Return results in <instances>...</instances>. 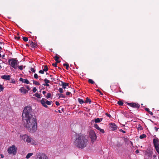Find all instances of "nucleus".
Returning <instances> with one entry per match:
<instances>
[{
	"mask_svg": "<svg viewBox=\"0 0 159 159\" xmlns=\"http://www.w3.org/2000/svg\"><path fill=\"white\" fill-rule=\"evenodd\" d=\"M25 128L29 132L31 133L35 132L37 130V123L35 116H30L23 118Z\"/></svg>",
	"mask_w": 159,
	"mask_h": 159,
	"instance_id": "f257e3e1",
	"label": "nucleus"
},
{
	"mask_svg": "<svg viewBox=\"0 0 159 159\" xmlns=\"http://www.w3.org/2000/svg\"><path fill=\"white\" fill-rule=\"evenodd\" d=\"M88 143V141L86 137L82 134H79L75 136L74 145L77 148L83 149L87 147Z\"/></svg>",
	"mask_w": 159,
	"mask_h": 159,
	"instance_id": "f03ea898",
	"label": "nucleus"
},
{
	"mask_svg": "<svg viewBox=\"0 0 159 159\" xmlns=\"http://www.w3.org/2000/svg\"><path fill=\"white\" fill-rule=\"evenodd\" d=\"M23 118L34 116L32 114V109L30 106H27L24 108L22 115Z\"/></svg>",
	"mask_w": 159,
	"mask_h": 159,
	"instance_id": "7ed1b4c3",
	"label": "nucleus"
},
{
	"mask_svg": "<svg viewBox=\"0 0 159 159\" xmlns=\"http://www.w3.org/2000/svg\"><path fill=\"white\" fill-rule=\"evenodd\" d=\"M8 62L9 63V64L15 69L17 68V65H18L19 63V62L18 61L16 58L9 59Z\"/></svg>",
	"mask_w": 159,
	"mask_h": 159,
	"instance_id": "20e7f679",
	"label": "nucleus"
},
{
	"mask_svg": "<svg viewBox=\"0 0 159 159\" xmlns=\"http://www.w3.org/2000/svg\"><path fill=\"white\" fill-rule=\"evenodd\" d=\"M153 143L156 151L159 154V139L157 138L153 139Z\"/></svg>",
	"mask_w": 159,
	"mask_h": 159,
	"instance_id": "39448f33",
	"label": "nucleus"
},
{
	"mask_svg": "<svg viewBox=\"0 0 159 159\" xmlns=\"http://www.w3.org/2000/svg\"><path fill=\"white\" fill-rule=\"evenodd\" d=\"M20 138L24 141H26L27 143H30L33 139L30 137L27 134L20 135Z\"/></svg>",
	"mask_w": 159,
	"mask_h": 159,
	"instance_id": "423d86ee",
	"label": "nucleus"
},
{
	"mask_svg": "<svg viewBox=\"0 0 159 159\" xmlns=\"http://www.w3.org/2000/svg\"><path fill=\"white\" fill-rule=\"evenodd\" d=\"M17 148L15 145H13L11 147L9 148L8 149V152L9 154H13L15 155L16 154Z\"/></svg>",
	"mask_w": 159,
	"mask_h": 159,
	"instance_id": "0eeeda50",
	"label": "nucleus"
},
{
	"mask_svg": "<svg viewBox=\"0 0 159 159\" xmlns=\"http://www.w3.org/2000/svg\"><path fill=\"white\" fill-rule=\"evenodd\" d=\"M40 102L43 106L46 108H47L48 106L46 104L48 105H50L51 104L52 102L49 101L47 100L46 99L43 98L41 100Z\"/></svg>",
	"mask_w": 159,
	"mask_h": 159,
	"instance_id": "6e6552de",
	"label": "nucleus"
},
{
	"mask_svg": "<svg viewBox=\"0 0 159 159\" xmlns=\"http://www.w3.org/2000/svg\"><path fill=\"white\" fill-rule=\"evenodd\" d=\"M89 134L92 142H94L97 139V136L95 132L93 130H91L89 132Z\"/></svg>",
	"mask_w": 159,
	"mask_h": 159,
	"instance_id": "1a4fd4ad",
	"label": "nucleus"
},
{
	"mask_svg": "<svg viewBox=\"0 0 159 159\" xmlns=\"http://www.w3.org/2000/svg\"><path fill=\"white\" fill-rule=\"evenodd\" d=\"M37 159H48V157L44 154L39 153L37 155Z\"/></svg>",
	"mask_w": 159,
	"mask_h": 159,
	"instance_id": "9d476101",
	"label": "nucleus"
},
{
	"mask_svg": "<svg viewBox=\"0 0 159 159\" xmlns=\"http://www.w3.org/2000/svg\"><path fill=\"white\" fill-rule=\"evenodd\" d=\"M128 105L130 106L134 107L139 109L140 107V105L138 103H129Z\"/></svg>",
	"mask_w": 159,
	"mask_h": 159,
	"instance_id": "9b49d317",
	"label": "nucleus"
},
{
	"mask_svg": "<svg viewBox=\"0 0 159 159\" xmlns=\"http://www.w3.org/2000/svg\"><path fill=\"white\" fill-rule=\"evenodd\" d=\"M110 127L111 130L113 131L116 130L117 129V127L114 123H111L110 124Z\"/></svg>",
	"mask_w": 159,
	"mask_h": 159,
	"instance_id": "f8f14e48",
	"label": "nucleus"
},
{
	"mask_svg": "<svg viewBox=\"0 0 159 159\" xmlns=\"http://www.w3.org/2000/svg\"><path fill=\"white\" fill-rule=\"evenodd\" d=\"M94 126L95 128L97 129L98 130H99L102 133H104V131L103 129H101L98 125L97 124H94Z\"/></svg>",
	"mask_w": 159,
	"mask_h": 159,
	"instance_id": "ddd939ff",
	"label": "nucleus"
},
{
	"mask_svg": "<svg viewBox=\"0 0 159 159\" xmlns=\"http://www.w3.org/2000/svg\"><path fill=\"white\" fill-rule=\"evenodd\" d=\"M20 92L23 94H25L28 92V90H26L25 88L24 87H22L20 89H19Z\"/></svg>",
	"mask_w": 159,
	"mask_h": 159,
	"instance_id": "4468645a",
	"label": "nucleus"
},
{
	"mask_svg": "<svg viewBox=\"0 0 159 159\" xmlns=\"http://www.w3.org/2000/svg\"><path fill=\"white\" fill-rule=\"evenodd\" d=\"M19 80L27 84H28L30 83L29 81L27 79H23L22 78H20L19 79Z\"/></svg>",
	"mask_w": 159,
	"mask_h": 159,
	"instance_id": "2eb2a0df",
	"label": "nucleus"
},
{
	"mask_svg": "<svg viewBox=\"0 0 159 159\" xmlns=\"http://www.w3.org/2000/svg\"><path fill=\"white\" fill-rule=\"evenodd\" d=\"M10 77L11 76L10 75H3L1 76V78L3 79L9 80Z\"/></svg>",
	"mask_w": 159,
	"mask_h": 159,
	"instance_id": "dca6fc26",
	"label": "nucleus"
},
{
	"mask_svg": "<svg viewBox=\"0 0 159 159\" xmlns=\"http://www.w3.org/2000/svg\"><path fill=\"white\" fill-rule=\"evenodd\" d=\"M61 82L62 83V84L61 85H62V87L64 89H65L66 86H69V83L64 82L62 81H61Z\"/></svg>",
	"mask_w": 159,
	"mask_h": 159,
	"instance_id": "f3484780",
	"label": "nucleus"
},
{
	"mask_svg": "<svg viewBox=\"0 0 159 159\" xmlns=\"http://www.w3.org/2000/svg\"><path fill=\"white\" fill-rule=\"evenodd\" d=\"M30 45L31 46V47L32 48H34L37 46V44L34 43L33 42L31 41L30 42Z\"/></svg>",
	"mask_w": 159,
	"mask_h": 159,
	"instance_id": "a211bd4d",
	"label": "nucleus"
},
{
	"mask_svg": "<svg viewBox=\"0 0 159 159\" xmlns=\"http://www.w3.org/2000/svg\"><path fill=\"white\" fill-rule=\"evenodd\" d=\"M57 96H59V97L58 98H65L66 96L63 94L60 93H57Z\"/></svg>",
	"mask_w": 159,
	"mask_h": 159,
	"instance_id": "6ab92c4d",
	"label": "nucleus"
},
{
	"mask_svg": "<svg viewBox=\"0 0 159 159\" xmlns=\"http://www.w3.org/2000/svg\"><path fill=\"white\" fill-rule=\"evenodd\" d=\"M102 120V118H97L95 119V123H99Z\"/></svg>",
	"mask_w": 159,
	"mask_h": 159,
	"instance_id": "aec40b11",
	"label": "nucleus"
},
{
	"mask_svg": "<svg viewBox=\"0 0 159 159\" xmlns=\"http://www.w3.org/2000/svg\"><path fill=\"white\" fill-rule=\"evenodd\" d=\"M91 102V99L89 98H88L87 97L86 98V100L85 101L84 103H86L89 102V104H90Z\"/></svg>",
	"mask_w": 159,
	"mask_h": 159,
	"instance_id": "412c9836",
	"label": "nucleus"
},
{
	"mask_svg": "<svg viewBox=\"0 0 159 159\" xmlns=\"http://www.w3.org/2000/svg\"><path fill=\"white\" fill-rule=\"evenodd\" d=\"M78 101L79 103L80 104H82L84 103L85 102V101H84L83 99L80 98H78Z\"/></svg>",
	"mask_w": 159,
	"mask_h": 159,
	"instance_id": "4be33fe9",
	"label": "nucleus"
},
{
	"mask_svg": "<svg viewBox=\"0 0 159 159\" xmlns=\"http://www.w3.org/2000/svg\"><path fill=\"white\" fill-rule=\"evenodd\" d=\"M33 154V153H28L26 157V158L27 159L29 158L31 156H32Z\"/></svg>",
	"mask_w": 159,
	"mask_h": 159,
	"instance_id": "5701e85b",
	"label": "nucleus"
},
{
	"mask_svg": "<svg viewBox=\"0 0 159 159\" xmlns=\"http://www.w3.org/2000/svg\"><path fill=\"white\" fill-rule=\"evenodd\" d=\"M34 96L35 97H36L39 98H40L41 97V95L39 94L38 93H36L35 94Z\"/></svg>",
	"mask_w": 159,
	"mask_h": 159,
	"instance_id": "b1692460",
	"label": "nucleus"
},
{
	"mask_svg": "<svg viewBox=\"0 0 159 159\" xmlns=\"http://www.w3.org/2000/svg\"><path fill=\"white\" fill-rule=\"evenodd\" d=\"M146 137V135L145 134H142L140 135L139 136V138L141 139H142Z\"/></svg>",
	"mask_w": 159,
	"mask_h": 159,
	"instance_id": "393cba45",
	"label": "nucleus"
},
{
	"mask_svg": "<svg viewBox=\"0 0 159 159\" xmlns=\"http://www.w3.org/2000/svg\"><path fill=\"white\" fill-rule=\"evenodd\" d=\"M117 104L119 105L123 106V104H124V103H123V102L122 101H121V100H119V101H118Z\"/></svg>",
	"mask_w": 159,
	"mask_h": 159,
	"instance_id": "a878e982",
	"label": "nucleus"
},
{
	"mask_svg": "<svg viewBox=\"0 0 159 159\" xmlns=\"http://www.w3.org/2000/svg\"><path fill=\"white\" fill-rule=\"evenodd\" d=\"M146 155L148 157H151L152 155V152H148L146 153Z\"/></svg>",
	"mask_w": 159,
	"mask_h": 159,
	"instance_id": "bb28decb",
	"label": "nucleus"
},
{
	"mask_svg": "<svg viewBox=\"0 0 159 159\" xmlns=\"http://www.w3.org/2000/svg\"><path fill=\"white\" fill-rule=\"evenodd\" d=\"M44 71H47L48 70V68L47 65L44 66V69H43Z\"/></svg>",
	"mask_w": 159,
	"mask_h": 159,
	"instance_id": "cd10ccee",
	"label": "nucleus"
},
{
	"mask_svg": "<svg viewBox=\"0 0 159 159\" xmlns=\"http://www.w3.org/2000/svg\"><path fill=\"white\" fill-rule=\"evenodd\" d=\"M33 83L34 84L37 85H40V84L37 81L33 80Z\"/></svg>",
	"mask_w": 159,
	"mask_h": 159,
	"instance_id": "c85d7f7f",
	"label": "nucleus"
},
{
	"mask_svg": "<svg viewBox=\"0 0 159 159\" xmlns=\"http://www.w3.org/2000/svg\"><path fill=\"white\" fill-rule=\"evenodd\" d=\"M63 66H66V69L68 70L69 67V65L68 63H65L63 64Z\"/></svg>",
	"mask_w": 159,
	"mask_h": 159,
	"instance_id": "c756f323",
	"label": "nucleus"
},
{
	"mask_svg": "<svg viewBox=\"0 0 159 159\" xmlns=\"http://www.w3.org/2000/svg\"><path fill=\"white\" fill-rule=\"evenodd\" d=\"M4 89V87L2 85L0 84V92L2 91Z\"/></svg>",
	"mask_w": 159,
	"mask_h": 159,
	"instance_id": "7c9ffc66",
	"label": "nucleus"
},
{
	"mask_svg": "<svg viewBox=\"0 0 159 159\" xmlns=\"http://www.w3.org/2000/svg\"><path fill=\"white\" fill-rule=\"evenodd\" d=\"M88 82L91 84H93L94 83V81L92 79H89L88 81Z\"/></svg>",
	"mask_w": 159,
	"mask_h": 159,
	"instance_id": "2f4dec72",
	"label": "nucleus"
},
{
	"mask_svg": "<svg viewBox=\"0 0 159 159\" xmlns=\"http://www.w3.org/2000/svg\"><path fill=\"white\" fill-rule=\"evenodd\" d=\"M22 39L25 42H27L28 41V39L27 37H23Z\"/></svg>",
	"mask_w": 159,
	"mask_h": 159,
	"instance_id": "473e14b6",
	"label": "nucleus"
},
{
	"mask_svg": "<svg viewBox=\"0 0 159 159\" xmlns=\"http://www.w3.org/2000/svg\"><path fill=\"white\" fill-rule=\"evenodd\" d=\"M44 81L45 83V84H48V83H50V81L48 79H47L46 78H45L44 80Z\"/></svg>",
	"mask_w": 159,
	"mask_h": 159,
	"instance_id": "72a5a7b5",
	"label": "nucleus"
},
{
	"mask_svg": "<svg viewBox=\"0 0 159 159\" xmlns=\"http://www.w3.org/2000/svg\"><path fill=\"white\" fill-rule=\"evenodd\" d=\"M51 97V94L50 93H48L47 94V95L46 96V98H48Z\"/></svg>",
	"mask_w": 159,
	"mask_h": 159,
	"instance_id": "f704fd0d",
	"label": "nucleus"
},
{
	"mask_svg": "<svg viewBox=\"0 0 159 159\" xmlns=\"http://www.w3.org/2000/svg\"><path fill=\"white\" fill-rule=\"evenodd\" d=\"M18 68L20 70H22L23 69V68L24 67L23 66H18Z\"/></svg>",
	"mask_w": 159,
	"mask_h": 159,
	"instance_id": "c9c22d12",
	"label": "nucleus"
},
{
	"mask_svg": "<svg viewBox=\"0 0 159 159\" xmlns=\"http://www.w3.org/2000/svg\"><path fill=\"white\" fill-rule=\"evenodd\" d=\"M59 57L57 55L54 57V59L55 61L58 60Z\"/></svg>",
	"mask_w": 159,
	"mask_h": 159,
	"instance_id": "e433bc0d",
	"label": "nucleus"
},
{
	"mask_svg": "<svg viewBox=\"0 0 159 159\" xmlns=\"http://www.w3.org/2000/svg\"><path fill=\"white\" fill-rule=\"evenodd\" d=\"M138 129L141 130L143 129V128L141 126L139 125L138 128Z\"/></svg>",
	"mask_w": 159,
	"mask_h": 159,
	"instance_id": "4c0bfd02",
	"label": "nucleus"
},
{
	"mask_svg": "<svg viewBox=\"0 0 159 159\" xmlns=\"http://www.w3.org/2000/svg\"><path fill=\"white\" fill-rule=\"evenodd\" d=\"M34 77L36 79H38L39 78L38 75L36 73H35L34 74Z\"/></svg>",
	"mask_w": 159,
	"mask_h": 159,
	"instance_id": "58836bf2",
	"label": "nucleus"
},
{
	"mask_svg": "<svg viewBox=\"0 0 159 159\" xmlns=\"http://www.w3.org/2000/svg\"><path fill=\"white\" fill-rule=\"evenodd\" d=\"M61 93H63V90L62 88H60L58 90Z\"/></svg>",
	"mask_w": 159,
	"mask_h": 159,
	"instance_id": "ea45409f",
	"label": "nucleus"
},
{
	"mask_svg": "<svg viewBox=\"0 0 159 159\" xmlns=\"http://www.w3.org/2000/svg\"><path fill=\"white\" fill-rule=\"evenodd\" d=\"M44 71L43 70H40L39 71V73L42 74H43L44 73Z\"/></svg>",
	"mask_w": 159,
	"mask_h": 159,
	"instance_id": "a19ab883",
	"label": "nucleus"
},
{
	"mask_svg": "<svg viewBox=\"0 0 159 159\" xmlns=\"http://www.w3.org/2000/svg\"><path fill=\"white\" fill-rule=\"evenodd\" d=\"M106 115L110 118H111V115L107 113H106Z\"/></svg>",
	"mask_w": 159,
	"mask_h": 159,
	"instance_id": "79ce46f5",
	"label": "nucleus"
},
{
	"mask_svg": "<svg viewBox=\"0 0 159 159\" xmlns=\"http://www.w3.org/2000/svg\"><path fill=\"white\" fill-rule=\"evenodd\" d=\"M57 63L55 62V63H53L52 65L53 66L56 67L57 66Z\"/></svg>",
	"mask_w": 159,
	"mask_h": 159,
	"instance_id": "37998d69",
	"label": "nucleus"
},
{
	"mask_svg": "<svg viewBox=\"0 0 159 159\" xmlns=\"http://www.w3.org/2000/svg\"><path fill=\"white\" fill-rule=\"evenodd\" d=\"M37 90L36 88L35 87H34L33 88V91L34 93H35L36 91Z\"/></svg>",
	"mask_w": 159,
	"mask_h": 159,
	"instance_id": "c03bdc74",
	"label": "nucleus"
},
{
	"mask_svg": "<svg viewBox=\"0 0 159 159\" xmlns=\"http://www.w3.org/2000/svg\"><path fill=\"white\" fill-rule=\"evenodd\" d=\"M96 91H98V92H99L100 93V94H101V95H103V93H101V91H100L99 89H97V90H96Z\"/></svg>",
	"mask_w": 159,
	"mask_h": 159,
	"instance_id": "a18cd8bd",
	"label": "nucleus"
},
{
	"mask_svg": "<svg viewBox=\"0 0 159 159\" xmlns=\"http://www.w3.org/2000/svg\"><path fill=\"white\" fill-rule=\"evenodd\" d=\"M66 94L67 95H70V94H71V93L70 92H67L66 93Z\"/></svg>",
	"mask_w": 159,
	"mask_h": 159,
	"instance_id": "49530a36",
	"label": "nucleus"
},
{
	"mask_svg": "<svg viewBox=\"0 0 159 159\" xmlns=\"http://www.w3.org/2000/svg\"><path fill=\"white\" fill-rule=\"evenodd\" d=\"M55 104H56V105L57 106H59L60 105L59 103L57 101L56 102Z\"/></svg>",
	"mask_w": 159,
	"mask_h": 159,
	"instance_id": "de8ad7c7",
	"label": "nucleus"
},
{
	"mask_svg": "<svg viewBox=\"0 0 159 159\" xmlns=\"http://www.w3.org/2000/svg\"><path fill=\"white\" fill-rule=\"evenodd\" d=\"M119 131L121 132H122L124 133H125V131L123 130L122 129H120L119 130Z\"/></svg>",
	"mask_w": 159,
	"mask_h": 159,
	"instance_id": "09e8293b",
	"label": "nucleus"
},
{
	"mask_svg": "<svg viewBox=\"0 0 159 159\" xmlns=\"http://www.w3.org/2000/svg\"><path fill=\"white\" fill-rule=\"evenodd\" d=\"M30 70L31 71L33 72H35V70H34V69L33 68H31L30 69Z\"/></svg>",
	"mask_w": 159,
	"mask_h": 159,
	"instance_id": "8fccbe9b",
	"label": "nucleus"
},
{
	"mask_svg": "<svg viewBox=\"0 0 159 159\" xmlns=\"http://www.w3.org/2000/svg\"><path fill=\"white\" fill-rule=\"evenodd\" d=\"M11 83H12L14 84L16 82V81H15V80L14 79H11Z\"/></svg>",
	"mask_w": 159,
	"mask_h": 159,
	"instance_id": "3c124183",
	"label": "nucleus"
},
{
	"mask_svg": "<svg viewBox=\"0 0 159 159\" xmlns=\"http://www.w3.org/2000/svg\"><path fill=\"white\" fill-rule=\"evenodd\" d=\"M145 110H146V111L149 112V111H150L149 109L148 108H145Z\"/></svg>",
	"mask_w": 159,
	"mask_h": 159,
	"instance_id": "603ef678",
	"label": "nucleus"
},
{
	"mask_svg": "<svg viewBox=\"0 0 159 159\" xmlns=\"http://www.w3.org/2000/svg\"><path fill=\"white\" fill-rule=\"evenodd\" d=\"M15 39H17L18 40H19L20 39V37L19 36L18 37H15Z\"/></svg>",
	"mask_w": 159,
	"mask_h": 159,
	"instance_id": "864d4df0",
	"label": "nucleus"
},
{
	"mask_svg": "<svg viewBox=\"0 0 159 159\" xmlns=\"http://www.w3.org/2000/svg\"><path fill=\"white\" fill-rule=\"evenodd\" d=\"M148 113H149L150 115H153V113H152V111H149V112H148Z\"/></svg>",
	"mask_w": 159,
	"mask_h": 159,
	"instance_id": "5fc2aeb1",
	"label": "nucleus"
},
{
	"mask_svg": "<svg viewBox=\"0 0 159 159\" xmlns=\"http://www.w3.org/2000/svg\"><path fill=\"white\" fill-rule=\"evenodd\" d=\"M56 62H56V63H57H57H60V61H59L58 60H56Z\"/></svg>",
	"mask_w": 159,
	"mask_h": 159,
	"instance_id": "6e6d98bb",
	"label": "nucleus"
},
{
	"mask_svg": "<svg viewBox=\"0 0 159 159\" xmlns=\"http://www.w3.org/2000/svg\"><path fill=\"white\" fill-rule=\"evenodd\" d=\"M26 87L28 89L27 90H28V91L30 90V87L28 86H27Z\"/></svg>",
	"mask_w": 159,
	"mask_h": 159,
	"instance_id": "4d7b16f0",
	"label": "nucleus"
},
{
	"mask_svg": "<svg viewBox=\"0 0 159 159\" xmlns=\"http://www.w3.org/2000/svg\"><path fill=\"white\" fill-rule=\"evenodd\" d=\"M155 130H156V131H158V129H159V128H157L156 127H155Z\"/></svg>",
	"mask_w": 159,
	"mask_h": 159,
	"instance_id": "13d9d810",
	"label": "nucleus"
},
{
	"mask_svg": "<svg viewBox=\"0 0 159 159\" xmlns=\"http://www.w3.org/2000/svg\"><path fill=\"white\" fill-rule=\"evenodd\" d=\"M153 157H154V158L156 157H157L156 154H155V155H153Z\"/></svg>",
	"mask_w": 159,
	"mask_h": 159,
	"instance_id": "bf43d9fd",
	"label": "nucleus"
},
{
	"mask_svg": "<svg viewBox=\"0 0 159 159\" xmlns=\"http://www.w3.org/2000/svg\"><path fill=\"white\" fill-rule=\"evenodd\" d=\"M46 93V92L44 91H43V94H44V95H45V94Z\"/></svg>",
	"mask_w": 159,
	"mask_h": 159,
	"instance_id": "052dcab7",
	"label": "nucleus"
},
{
	"mask_svg": "<svg viewBox=\"0 0 159 159\" xmlns=\"http://www.w3.org/2000/svg\"><path fill=\"white\" fill-rule=\"evenodd\" d=\"M0 156H1V157L2 158H3L4 157V156L2 154H0Z\"/></svg>",
	"mask_w": 159,
	"mask_h": 159,
	"instance_id": "680f3d73",
	"label": "nucleus"
},
{
	"mask_svg": "<svg viewBox=\"0 0 159 159\" xmlns=\"http://www.w3.org/2000/svg\"><path fill=\"white\" fill-rule=\"evenodd\" d=\"M45 86H49V84H48V83L45 84Z\"/></svg>",
	"mask_w": 159,
	"mask_h": 159,
	"instance_id": "e2e57ef3",
	"label": "nucleus"
},
{
	"mask_svg": "<svg viewBox=\"0 0 159 159\" xmlns=\"http://www.w3.org/2000/svg\"><path fill=\"white\" fill-rule=\"evenodd\" d=\"M135 152L137 153H138L139 152V151L138 150H136Z\"/></svg>",
	"mask_w": 159,
	"mask_h": 159,
	"instance_id": "0e129e2a",
	"label": "nucleus"
},
{
	"mask_svg": "<svg viewBox=\"0 0 159 159\" xmlns=\"http://www.w3.org/2000/svg\"><path fill=\"white\" fill-rule=\"evenodd\" d=\"M5 55L4 54L2 56V58L3 59L4 57H5Z\"/></svg>",
	"mask_w": 159,
	"mask_h": 159,
	"instance_id": "69168bd1",
	"label": "nucleus"
},
{
	"mask_svg": "<svg viewBox=\"0 0 159 159\" xmlns=\"http://www.w3.org/2000/svg\"><path fill=\"white\" fill-rule=\"evenodd\" d=\"M3 43L2 42H0V44H2Z\"/></svg>",
	"mask_w": 159,
	"mask_h": 159,
	"instance_id": "338daca9",
	"label": "nucleus"
},
{
	"mask_svg": "<svg viewBox=\"0 0 159 159\" xmlns=\"http://www.w3.org/2000/svg\"><path fill=\"white\" fill-rule=\"evenodd\" d=\"M2 50V48L1 46H0V50Z\"/></svg>",
	"mask_w": 159,
	"mask_h": 159,
	"instance_id": "774afa93",
	"label": "nucleus"
}]
</instances>
